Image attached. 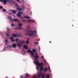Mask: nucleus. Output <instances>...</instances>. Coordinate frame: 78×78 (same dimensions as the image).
I'll return each instance as SVG.
<instances>
[{
	"instance_id": "nucleus-1",
	"label": "nucleus",
	"mask_w": 78,
	"mask_h": 78,
	"mask_svg": "<svg viewBox=\"0 0 78 78\" xmlns=\"http://www.w3.org/2000/svg\"><path fill=\"white\" fill-rule=\"evenodd\" d=\"M27 31L28 32L27 33V35L29 36L30 37H31L36 36V34L35 33H36V31H33L30 30H28Z\"/></svg>"
},
{
	"instance_id": "nucleus-2",
	"label": "nucleus",
	"mask_w": 78,
	"mask_h": 78,
	"mask_svg": "<svg viewBox=\"0 0 78 78\" xmlns=\"http://www.w3.org/2000/svg\"><path fill=\"white\" fill-rule=\"evenodd\" d=\"M28 52H29V53H31V54H30V55H32L33 57V58H34L35 59H37L39 58V57L37 55H34V53L33 52V51L31 50H27Z\"/></svg>"
},
{
	"instance_id": "nucleus-3",
	"label": "nucleus",
	"mask_w": 78,
	"mask_h": 78,
	"mask_svg": "<svg viewBox=\"0 0 78 78\" xmlns=\"http://www.w3.org/2000/svg\"><path fill=\"white\" fill-rule=\"evenodd\" d=\"M24 23L27 24L28 22L29 23H31V22H35L34 20H23L22 21Z\"/></svg>"
},
{
	"instance_id": "nucleus-4",
	"label": "nucleus",
	"mask_w": 78,
	"mask_h": 78,
	"mask_svg": "<svg viewBox=\"0 0 78 78\" xmlns=\"http://www.w3.org/2000/svg\"><path fill=\"white\" fill-rule=\"evenodd\" d=\"M11 3L12 2V0H3V3L4 5H7V2Z\"/></svg>"
},
{
	"instance_id": "nucleus-5",
	"label": "nucleus",
	"mask_w": 78,
	"mask_h": 78,
	"mask_svg": "<svg viewBox=\"0 0 78 78\" xmlns=\"http://www.w3.org/2000/svg\"><path fill=\"white\" fill-rule=\"evenodd\" d=\"M22 8L18 7L17 9L18 11H22L23 9H25V6H22Z\"/></svg>"
},
{
	"instance_id": "nucleus-6",
	"label": "nucleus",
	"mask_w": 78,
	"mask_h": 78,
	"mask_svg": "<svg viewBox=\"0 0 78 78\" xmlns=\"http://www.w3.org/2000/svg\"><path fill=\"white\" fill-rule=\"evenodd\" d=\"M23 24L21 23H19L18 24V26L19 27H18V29H20V30H22V27H22L23 25Z\"/></svg>"
},
{
	"instance_id": "nucleus-7",
	"label": "nucleus",
	"mask_w": 78,
	"mask_h": 78,
	"mask_svg": "<svg viewBox=\"0 0 78 78\" xmlns=\"http://www.w3.org/2000/svg\"><path fill=\"white\" fill-rule=\"evenodd\" d=\"M16 16L20 18V19H23V18L22 16L21 15L19 14H17Z\"/></svg>"
},
{
	"instance_id": "nucleus-8",
	"label": "nucleus",
	"mask_w": 78,
	"mask_h": 78,
	"mask_svg": "<svg viewBox=\"0 0 78 78\" xmlns=\"http://www.w3.org/2000/svg\"><path fill=\"white\" fill-rule=\"evenodd\" d=\"M12 36H13V37H17V36L20 37V36H21V35L19 34H14L12 35Z\"/></svg>"
},
{
	"instance_id": "nucleus-9",
	"label": "nucleus",
	"mask_w": 78,
	"mask_h": 78,
	"mask_svg": "<svg viewBox=\"0 0 78 78\" xmlns=\"http://www.w3.org/2000/svg\"><path fill=\"white\" fill-rule=\"evenodd\" d=\"M12 46L13 48H16V47H17L16 44H13Z\"/></svg>"
},
{
	"instance_id": "nucleus-10",
	"label": "nucleus",
	"mask_w": 78,
	"mask_h": 78,
	"mask_svg": "<svg viewBox=\"0 0 78 78\" xmlns=\"http://www.w3.org/2000/svg\"><path fill=\"white\" fill-rule=\"evenodd\" d=\"M9 18L11 22H14V19H12L11 17L9 16Z\"/></svg>"
},
{
	"instance_id": "nucleus-11",
	"label": "nucleus",
	"mask_w": 78,
	"mask_h": 78,
	"mask_svg": "<svg viewBox=\"0 0 78 78\" xmlns=\"http://www.w3.org/2000/svg\"><path fill=\"white\" fill-rule=\"evenodd\" d=\"M40 70L41 72H42L44 70V68L43 67V66H41L40 67Z\"/></svg>"
},
{
	"instance_id": "nucleus-12",
	"label": "nucleus",
	"mask_w": 78,
	"mask_h": 78,
	"mask_svg": "<svg viewBox=\"0 0 78 78\" xmlns=\"http://www.w3.org/2000/svg\"><path fill=\"white\" fill-rule=\"evenodd\" d=\"M10 40H12V42H14L15 40H14V38L12 37H11L10 38Z\"/></svg>"
},
{
	"instance_id": "nucleus-13",
	"label": "nucleus",
	"mask_w": 78,
	"mask_h": 78,
	"mask_svg": "<svg viewBox=\"0 0 78 78\" xmlns=\"http://www.w3.org/2000/svg\"><path fill=\"white\" fill-rule=\"evenodd\" d=\"M19 42H20V43L21 44H25V41L23 40V41H20Z\"/></svg>"
},
{
	"instance_id": "nucleus-14",
	"label": "nucleus",
	"mask_w": 78,
	"mask_h": 78,
	"mask_svg": "<svg viewBox=\"0 0 78 78\" xmlns=\"http://www.w3.org/2000/svg\"><path fill=\"white\" fill-rule=\"evenodd\" d=\"M41 66H43V63L41 62L40 63H39V64L38 65V67L39 66L40 67H41Z\"/></svg>"
},
{
	"instance_id": "nucleus-15",
	"label": "nucleus",
	"mask_w": 78,
	"mask_h": 78,
	"mask_svg": "<svg viewBox=\"0 0 78 78\" xmlns=\"http://www.w3.org/2000/svg\"><path fill=\"white\" fill-rule=\"evenodd\" d=\"M23 14V13H22V12H19V11L18 12V14H20H20Z\"/></svg>"
},
{
	"instance_id": "nucleus-16",
	"label": "nucleus",
	"mask_w": 78,
	"mask_h": 78,
	"mask_svg": "<svg viewBox=\"0 0 78 78\" xmlns=\"http://www.w3.org/2000/svg\"><path fill=\"white\" fill-rule=\"evenodd\" d=\"M34 63L36 65H38L39 66V62H35Z\"/></svg>"
},
{
	"instance_id": "nucleus-17",
	"label": "nucleus",
	"mask_w": 78,
	"mask_h": 78,
	"mask_svg": "<svg viewBox=\"0 0 78 78\" xmlns=\"http://www.w3.org/2000/svg\"><path fill=\"white\" fill-rule=\"evenodd\" d=\"M48 70V68H47V67H46L45 69H44L43 70L44 72H47Z\"/></svg>"
},
{
	"instance_id": "nucleus-18",
	"label": "nucleus",
	"mask_w": 78,
	"mask_h": 78,
	"mask_svg": "<svg viewBox=\"0 0 78 78\" xmlns=\"http://www.w3.org/2000/svg\"><path fill=\"white\" fill-rule=\"evenodd\" d=\"M12 13H13V14H16V11L14 10H12Z\"/></svg>"
},
{
	"instance_id": "nucleus-19",
	"label": "nucleus",
	"mask_w": 78,
	"mask_h": 78,
	"mask_svg": "<svg viewBox=\"0 0 78 78\" xmlns=\"http://www.w3.org/2000/svg\"><path fill=\"white\" fill-rule=\"evenodd\" d=\"M25 76L26 77V78H28L29 76H30V75L29 74H25Z\"/></svg>"
},
{
	"instance_id": "nucleus-20",
	"label": "nucleus",
	"mask_w": 78,
	"mask_h": 78,
	"mask_svg": "<svg viewBox=\"0 0 78 78\" xmlns=\"http://www.w3.org/2000/svg\"><path fill=\"white\" fill-rule=\"evenodd\" d=\"M18 20V19H13V21L15 22H17V21Z\"/></svg>"
},
{
	"instance_id": "nucleus-21",
	"label": "nucleus",
	"mask_w": 78,
	"mask_h": 78,
	"mask_svg": "<svg viewBox=\"0 0 78 78\" xmlns=\"http://www.w3.org/2000/svg\"><path fill=\"white\" fill-rule=\"evenodd\" d=\"M23 17L25 19H29L30 18V17L28 16H24Z\"/></svg>"
},
{
	"instance_id": "nucleus-22",
	"label": "nucleus",
	"mask_w": 78,
	"mask_h": 78,
	"mask_svg": "<svg viewBox=\"0 0 78 78\" xmlns=\"http://www.w3.org/2000/svg\"><path fill=\"white\" fill-rule=\"evenodd\" d=\"M6 36H7V37L9 36L10 35V34L7 33L6 34Z\"/></svg>"
},
{
	"instance_id": "nucleus-23",
	"label": "nucleus",
	"mask_w": 78,
	"mask_h": 78,
	"mask_svg": "<svg viewBox=\"0 0 78 78\" xmlns=\"http://www.w3.org/2000/svg\"><path fill=\"white\" fill-rule=\"evenodd\" d=\"M34 44L35 45H37L39 44V43L38 42H34Z\"/></svg>"
},
{
	"instance_id": "nucleus-24",
	"label": "nucleus",
	"mask_w": 78,
	"mask_h": 78,
	"mask_svg": "<svg viewBox=\"0 0 78 78\" xmlns=\"http://www.w3.org/2000/svg\"><path fill=\"white\" fill-rule=\"evenodd\" d=\"M27 47H28L26 45H24V48H26V49H27Z\"/></svg>"
},
{
	"instance_id": "nucleus-25",
	"label": "nucleus",
	"mask_w": 78,
	"mask_h": 78,
	"mask_svg": "<svg viewBox=\"0 0 78 78\" xmlns=\"http://www.w3.org/2000/svg\"><path fill=\"white\" fill-rule=\"evenodd\" d=\"M42 78H44L45 77H44V74H43L41 75Z\"/></svg>"
},
{
	"instance_id": "nucleus-26",
	"label": "nucleus",
	"mask_w": 78,
	"mask_h": 78,
	"mask_svg": "<svg viewBox=\"0 0 78 78\" xmlns=\"http://www.w3.org/2000/svg\"><path fill=\"white\" fill-rule=\"evenodd\" d=\"M32 51H33V52H34V53H35V52H36V50H35V49H33Z\"/></svg>"
},
{
	"instance_id": "nucleus-27",
	"label": "nucleus",
	"mask_w": 78,
	"mask_h": 78,
	"mask_svg": "<svg viewBox=\"0 0 78 78\" xmlns=\"http://www.w3.org/2000/svg\"><path fill=\"white\" fill-rule=\"evenodd\" d=\"M7 31H8L9 32L10 31V30H11L9 28H8L7 29Z\"/></svg>"
},
{
	"instance_id": "nucleus-28",
	"label": "nucleus",
	"mask_w": 78,
	"mask_h": 78,
	"mask_svg": "<svg viewBox=\"0 0 78 78\" xmlns=\"http://www.w3.org/2000/svg\"><path fill=\"white\" fill-rule=\"evenodd\" d=\"M37 77H40V76H41V74L40 73L37 75Z\"/></svg>"
},
{
	"instance_id": "nucleus-29",
	"label": "nucleus",
	"mask_w": 78,
	"mask_h": 78,
	"mask_svg": "<svg viewBox=\"0 0 78 78\" xmlns=\"http://www.w3.org/2000/svg\"><path fill=\"white\" fill-rule=\"evenodd\" d=\"M6 9H2V11L3 12H6Z\"/></svg>"
},
{
	"instance_id": "nucleus-30",
	"label": "nucleus",
	"mask_w": 78,
	"mask_h": 78,
	"mask_svg": "<svg viewBox=\"0 0 78 78\" xmlns=\"http://www.w3.org/2000/svg\"><path fill=\"white\" fill-rule=\"evenodd\" d=\"M17 44L18 45V46L19 47H20L21 46V45L20 44H19V43Z\"/></svg>"
},
{
	"instance_id": "nucleus-31",
	"label": "nucleus",
	"mask_w": 78,
	"mask_h": 78,
	"mask_svg": "<svg viewBox=\"0 0 78 78\" xmlns=\"http://www.w3.org/2000/svg\"><path fill=\"white\" fill-rule=\"evenodd\" d=\"M26 43L27 44H28V43H29V41H28V40L26 41Z\"/></svg>"
},
{
	"instance_id": "nucleus-32",
	"label": "nucleus",
	"mask_w": 78,
	"mask_h": 78,
	"mask_svg": "<svg viewBox=\"0 0 78 78\" xmlns=\"http://www.w3.org/2000/svg\"><path fill=\"white\" fill-rule=\"evenodd\" d=\"M50 77V75L49 74H48L47 75L46 77L47 78H49Z\"/></svg>"
},
{
	"instance_id": "nucleus-33",
	"label": "nucleus",
	"mask_w": 78,
	"mask_h": 78,
	"mask_svg": "<svg viewBox=\"0 0 78 78\" xmlns=\"http://www.w3.org/2000/svg\"><path fill=\"white\" fill-rule=\"evenodd\" d=\"M20 78H25V77L23 76H20Z\"/></svg>"
},
{
	"instance_id": "nucleus-34",
	"label": "nucleus",
	"mask_w": 78,
	"mask_h": 78,
	"mask_svg": "<svg viewBox=\"0 0 78 78\" xmlns=\"http://www.w3.org/2000/svg\"><path fill=\"white\" fill-rule=\"evenodd\" d=\"M19 39H16V40H15V41H16V42H18V41H19Z\"/></svg>"
},
{
	"instance_id": "nucleus-35",
	"label": "nucleus",
	"mask_w": 78,
	"mask_h": 78,
	"mask_svg": "<svg viewBox=\"0 0 78 78\" xmlns=\"http://www.w3.org/2000/svg\"><path fill=\"white\" fill-rule=\"evenodd\" d=\"M30 38H27V41H29V40H30Z\"/></svg>"
},
{
	"instance_id": "nucleus-36",
	"label": "nucleus",
	"mask_w": 78,
	"mask_h": 78,
	"mask_svg": "<svg viewBox=\"0 0 78 78\" xmlns=\"http://www.w3.org/2000/svg\"><path fill=\"white\" fill-rule=\"evenodd\" d=\"M0 9H3V7L2 6H0Z\"/></svg>"
},
{
	"instance_id": "nucleus-37",
	"label": "nucleus",
	"mask_w": 78,
	"mask_h": 78,
	"mask_svg": "<svg viewBox=\"0 0 78 78\" xmlns=\"http://www.w3.org/2000/svg\"><path fill=\"white\" fill-rule=\"evenodd\" d=\"M35 62H37V58H36L35 60Z\"/></svg>"
},
{
	"instance_id": "nucleus-38",
	"label": "nucleus",
	"mask_w": 78,
	"mask_h": 78,
	"mask_svg": "<svg viewBox=\"0 0 78 78\" xmlns=\"http://www.w3.org/2000/svg\"><path fill=\"white\" fill-rule=\"evenodd\" d=\"M35 56H37V55H38V54H37V53H35Z\"/></svg>"
},
{
	"instance_id": "nucleus-39",
	"label": "nucleus",
	"mask_w": 78,
	"mask_h": 78,
	"mask_svg": "<svg viewBox=\"0 0 78 78\" xmlns=\"http://www.w3.org/2000/svg\"><path fill=\"white\" fill-rule=\"evenodd\" d=\"M13 26H14V25L13 24H12V27H13Z\"/></svg>"
},
{
	"instance_id": "nucleus-40",
	"label": "nucleus",
	"mask_w": 78,
	"mask_h": 78,
	"mask_svg": "<svg viewBox=\"0 0 78 78\" xmlns=\"http://www.w3.org/2000/svg\"><path fill=\"white\" fill-rule=\"evenodd\" d=\"M41 58H42V59H44V56H41Z\"/></svg>"
},
{
	"instance_id": "nucleus-41",
	"label": "nucleus",
	"mask_w": 78,
	"mask_h": 78,
	"mask_svg": "<svg viewBox=\"0 0 78 78\" xmlns=\"http://www.w3.org/2000/svg\"><path fill=\"white\" fill-rule=\"evenodd\" d=\"M18 2H20V1L19 0H16Z\"/></svg>"
},
{
	"instance_id": "nucleus-42",
	"label": "nucleus",
	"mask_w": 78,
	"mask_h": 78,
	"mask_svg": "<svg viewBox=\"0 0 78 78\" xmlns=\"http://www.w3.org/2000/svg\"><path fill=\"white\" fill-rule=\"evenodd\" d=\"M5 42H8V41L7 40H6L5 41Z\"/></svg>"
},
{
	"instance_id": "nucleus-43",
	"label": "nucleus",
	"mask_w": 78,
	"mask_h": 78,
	"mask_svg": "<svg viewBox=\"0 0 78 78\" xmlns=\"http://www.w3.org/2000/svg\"><path fill=\"white\" fill-rule=\"evenodd\" d=\"M44 63H46V62H45V59H44Z\"/></svg>"
},
{
	"instance_id": "nucleus-44",
	"label": "nucleus",
	"mask_w": 78,
	"mask_h": 78,
	"mask_svg": "<svg viewBox=\"0 0 78 78\" xmlns=\"http://www.w3.org/2000/svg\"><path fill=\"white\" fill-rule=\"evenodd\" d=\"M48 69H49V70H50V66H48Z\"/></svg>"
},
{
	"instance_id": "nucleus-45",
	"label": "nucleus",
	"mask_w": 78,
	"mask_h": 78,
	"mask_svg": "<svg viewBox=\"0 0 78 78\" xmlns=\"http://www.w3.org/2000/svg\"><path fill=\"white\" fill-rule=\"evenodd\" d=\"M0 2H3V0H0Z\"/></svg>"
},
{
	"instance_id": "nucleus-46",
	"label": "nucleus",
	"mask_w": 78,
	"mask_h": 78,
	"mask_svg": "<svg viewBox=\"0 0 78 78\" xmlns=\"http://www.w3.org/2000/svg\"><path fill=\"white\" fill-rule=\"evenodd\" d=\"M39 50H41V48H40V47H39Z\"/></svg>"
},
{
	"instance_id": "nucleus-47",
	"label": "nucleus",
	"mask_w": 78,
	"mask_h": 78,
	"mask_svg": "<svg viewBox=\"0 0 78 78\" xmlns=\"http://www.w3.org/2000/svg\"><path fill=\"white\" fill-rule=\"evenodd\" d=\"M9 47H11V45H9Z\"/></svg>"
},
{
	"instance_id": "nucleus-48",
	"label": "nucleus",
	"mask_w": 78,
	"mask_h": 78,
	"mask_svg": "<svg viewBox=\"0 0 78 78\" xmlns=\"http://www.w3.org/2000/svg\"><path fill=\"white\" fill-rule=\"evenodd\" d=\"M22 2H24V0H22Z\"/></svg>"
},
{
	"instance_id": "nucleus-49",
	"label": "nucleus",
	"mask_w": 78,
	"mask_h": 78,
	"mask_svg": "<svg viewBox=\"0 0 78 78\" xmlns=\"http://www.w3.org/2000/svg\"><path fill=\"white\" fill-rule=\"evenodd\" d=\"M34 78H36V76H34Z\"/></svg>"
},
{
	"instance_id": "nucleus-50",
	"label": "nucleus",
	"mask_w": 78,
	"mask_h": 78,
	"mask_svg": "<svg viewBox=\"0 0 78 78\" xmlns=\"http://www.w3.org/2000/svg\"><path fill=\"white\" fill-rule=\"evenodd\" d=\"M49 43H51V41H50Z\"/></svg>"
},
{
	"instance_id": "nucleus-51",
	"label": "nucleus",
	"mask_w": 78,
	"mask_h": 78,
	"mask_svg": "<svg viewBox=\"0 0 78 78\" xmlns=\"http://www.w3.org/2000/svg\"><path fill=\"white\" fill-rule=\"evenodd\" d=\"M8 76H6V78H8Z\"/></svg>"
},
{
	"instance_id": "nucleus-52",
	"label": "nucleus",
	"mask_w": 78,
	"mask_h": 78,
	"mask_svg": "<svg viewBox=\"0 0 78 78\" xmlns=\"http://www.w3.org/2000/svg\"><path fill=\"white\" fill-rule=\"evenodd\" d=\"M9 14H11V13H9Z\"/></svg>"
},
{
	"instance_id": "nucleus-53",
	"label": "nucleus",
	"mask_w": 78,
	"mask_h": 78,
	"mask_svg": "<svg viewBox=\"0 0 78 78\" xmlns=\"http://www.w3.org/2000/svg\"><path fill=\"white\" fill-rule=\"evenodd\" d=\"M73 25H72V27H73Z\"/></svg>"
},
{
	"instance_id": "nucleus-54",
	"label": "nucleus",
	"mask_w": 78,
	"mask_h": 78,
	"mask_svg": "<svg viewBox=\"0 0 78 78\" xmlns=\"http://www.w3.org/2000/svg\"><path fill=\"white\" fill-rule=\"evenodd\" d=\"M45 76H46V75H45Z\"/></svg>"
},
{
	"instance_id": "nucleus-55",
	"label": "nucleus",
	"mask_w": 78,
	"mask_h": 78,
	"mask_svg": "<svg viewBox=\"0 0 78 78\" xmlns=\"http://www.w3.org/2000/svg\"><path fill=\"white\" fill-rule=\"evenodd\" d=\"M46 78H48V77H46Z\"/></svg>"
}]
</instances>
